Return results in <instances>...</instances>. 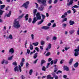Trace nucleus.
<instances>
[{
    "mask_svg": "<svg viewBox=\"0 0 79 79\" xmlns=\"http://www.w3.org/2000/svg\"><path fill=\"white\" fill-rule=\"evenodd\" d=\"M40 44L41 45H44L45 44V41L43 40H41L40 41Z\"/></svg>",
    "mask_w": 79,
    "mask_h": 79,
    "instance_id": "23",
    "label": "nucleus"
},
{
    "mask_svg": "<svg viewBox=\"0 0 79 79\" xmlns=\"http://www.w3.org/2000/svg\"><path fill=\"white\" fill-rule=\"evenodd\" d=\"M57 39V38L56 37V36H54L52 38V39L54 40H55L56 39Z\"/></svg>",
    "mask_w": 79,
    "mask_h": 79,
    "instance_id": "52",
    "label": "nucleus"
},
{
    "mask_svg": "<svg viewBox=\"0 0 79 79\" xmlns=\"http://www.w3.org/2000/svg\"><path fill=\"white\" fill-rule=\"evenodd\" d=\"M21 77V78L22 79H24L25 78V77L24 76H23V75H22Z\"/></svg>",
    "mask_w": 79,
    "mask_h": 79,
    "instance_id": "63",
    "label": "nucleus"
},
{
    "mask_svg": "<svg viewBox=\"0 0 79 79\" xmlns=\"http://www.w3.org/2000/svg\"><path fill=\"white\" fill-rule=\"evenodd\" d=\"M9 53L11 54H13L15 53V50L13 48H11L9 51Z\"/></svg>",
    "mask_w": 79,
    "mask_h": 79,
    "instance_id": "8",
    "label": "nucleus"
},
{
    "mask_svg": "<svg viewBox=\"0 0 79 79\" xmlns=\"http://www.w3.org/2000/svg\"><path fill=\"white\" fill-rule=\"evenodd\" d=\"M13 26L16 29H19L21 27V24H19V21H17V19L14 20Z\"/></svg>",
    "mask_w": 79,
    "mask_h": 79,
    "instance_id": "1",
    "label": "nucleus"
},
{
    "mask_svg": "<svg viewBox=\"0 0 79 79\" xmlns=\"http://www.w3.org/2000/svg\"><path fill=\"white\" fill-rule=\"evenodd\" d=\"M50 55V52H48L46 54V56H49Z\"/></svg>",
    "mask_w": 79,
    "mask_h": 79,
    "instance_id": "51",
    "label": "nucleus"
},
{
    "mask_svg": "<svg viewBox=\"0 0 79 79\" xmlns=\"http://www.w3.org/2000/svg\"><path fill=\"white\" fill-rule=\"evenodd\" d=\"M72 10H73V11L74 14L76 12H77V11L76 10H75V9H74V8H73L72 9Z\"/></svg>",
    "mask_w": 79,
    "mask_h": 79,
    "instance_id": "46",
    "label": "nucleus"
},
{
    "mask_svg": "<svg viewBox=\"0 0 79 79\" xmlns=\"http://www.w3.org/2000/svg\"><path fill=\"white\" fill-rule=\"evenodd\" d=\"M5 60H3L2 61V62H1V64H3V63H5Z\"/></svg>",
    "mask_w": 79,
    "mask_h": 79,
    "instance_id": "57",
    "label": "nucleus"
},
{
    "mask_svg": "<svg viewBox=\"0 0 79 79\" xmlns=\"http://www.w3.org/2000/svg\"><path fill=\"white\" fill-rule=\"evenodd\" d=\"M27 40H26L25 43V48H27V47H26V45H27Z\"/></svg>",
    "mask_w": 79,
    "mask_h": 79,
    "instance_id": "55",
    "label": "nucleus"
},
{
    "mask_svg": "<svg viewBox=\"0 0 79 79\" xmlns=\"http://www.w3.org/2000/svg\"><path fill=\"white\" fill-rule=\"evenodd\" d=\"M35 4H36V8H38V6H39V5L36 2L35 3Z\"/></svg>",
    "mask_w": 79,
    "mask_h": 79,
    "instance_id": "48",
    "label": "nucleus"
},
{
    "mask_svg": "<svg viewBox=\"0 0 79 79\" xmlns=\"http://www.w3.org/2000/svg\"><path fill=\"white\" fill-rule=\"evenodd\" d=\"M57 62H58V59H55L54 61V64H56Z\"/></svg>",
    "mask_w": 79,
    "mask_h": 79,
    "instance_id": "36",
    "label": "nucleus"
},
{
    "mask_svg": "<svg viewBox=\"0 0 79 79\" xmlns=\"http://www.w3.org/2000/svg\"><path fill=\"white\" fill-rule=\"evenodd\" d=\"M56 23H54L53 24V25L52 26V27H56Z\"/></svg>",
    "mask_w": 79,
    "mask_h": 79,
    "instance_id": "42",
    "label": "nucleus"
},
{
    "mask_svg": "<svg viewBox=\"0 0 79 79\" xmlns=\"http://www.w3.org/2000/svg\"><path fill=\"white\" fill-rule=\"evenodd\" d=\"M69 23L70 25V26H71L72 25H73V24H74L75 23H74V21L70 20L69 21Z\"/></svg>",
    "mask_w": 79,
    "mask_h": 79,
    "instance_id": "15",
    "label": "nucleus"
},
{
    "mask_svg": "<svg viewBox=\"0 0 79 79\" xmlns=\"http://www.w3.org/2000/svg\"><path fill=\"white\" fill-rule=\"evenodd\" d=\"M64 68L65 70H66V71H69V68L66 66H64Z\"/></svg>",
    "mask_w": 79,
    "mask_h": 79,
    "instance_id": "18",
    "label": "nucleus"
},
{
    "mask_svg": "<svg viewBox=\"0 0 79 79\" xmlns=\"http://www.w3.org/2000/svg\"><path fill=\"white\" fill-rule=\"evenodd\" d=\"M73 59L71 58L70 60H69V64L71 65L72 64V63H73Z\"/></svg>",
    "mask_w": 79,
    "mask_h": 79,
    "instance_id": "17",
    "label": "nucleus"
},
{
    "mask_svg": "<svg viewBox=\"0 0 79 79\" xmlns=\"http://www.w3.org/2000/svg\"><path fill=\"white\" fill-rule=\"evenodd\" d=\"M3 13V11H2V10H0V15H2Z\"/></svg>",
    "mask_w": 79,
    "mask_h": 79,
    "instance_id": "41",
    "label": "nucleus"
},
{
    "mask_svg": "<svg viewBox=\"0 0 79 79\" xmlns=\"http://www.w3.org/2000/svg\"><path fill=\"white\" fill-rule=\"evenodd\" d=\"M57 2H58V0H55L53 2L54 4H56L57 3Z\"/></svg>",
    "mask_w": 79,
    "mask_h": 79,
    "instance_id": "59",
    "label": "nucleus"
},
{
    "mask_svg": "<svg viewBox=\"0 0 79 79\" xmlns=\"http://www.w3.org/2000/svg\"><path fill=\"white\" fill-rule=\"evenodd\" d=\"M78 66H79V63H78V62H76L73 65V66L75 68H77Z\"/></svg>",
    "mask_w": 79,
    "mask_h": 79,
    "instance_id": "13",
    "label": "nucleus"
},
{
    "mask_svg": "<svg viewBox=\"0 0 79 79\" xmlns=\"http://www.w3.org/2000/svg\"><path fill=\"white\" fill-rule=\"evenodd\" d=\"M14 71L15 72H16V71H17L18 72L19 71V70H18V66H16L14 68Z\"/></svg>",
    "mask_w": 79,
    "mask_h": 79,
    "instance_id": "19",
    "label": "nucleus"
},
{
    "mask_svg": "<svg viewBox=\"0 0 79 79\" xmlns=\"http://www.w3.org/2000/svg\"><path fill=\"white\" fill-rule=\"evenodd\" d=\"M77 35H79V28H78V30L77 31Z\"/></svg>",
    "mask_w": 79,
    "mask_h": 79,
    "instance_id": "64",
    "label": "nucleus"
},
{
    "mask_svg": "<svg viewBox=\"0 0 79 79\" xmlns=\"http://www.w3.org/2000/svg\"><path fill=\"white\" fill-rule=\"evenodd\" d=\"M35 50H36V51H37V52H39V48H38V47H37L35 48Z\"/></svg>",
    "mask_w": 79,
    "mask_h": 79,
    "instance_id": "39",
    "label": "nucleus"
},
{
    "mask_svg": "<svg viewBox=\"0 0 79 79\" xmlns=\"http://www.w3.org/2000/svg\"><path fill=\"white\" fill-rule=\"evenodd\" d=\"M43 22H44V20H41V21H40V22H39L38 23V25L41 24H42V23Z\"/></svg>",
    "mask_w": 79,
    "mask_h": 79,
    "instance_id": "33",
    "label": "nucleus"
},
{
    "mask_svg": "<svg viewBox=\"0 0 79 79\" xmlns=\"http://www.w3.org/2000/svg\"><path fill=\"white\" fill-rule=\"evenodd\" d=\"M74 52H75L74 53V55L75 56H77L79 55V46H78L77 49H75L74 50Z\"/></svg>",
    "mask_w": 79,
    "mask_h": 79,
    "instance_id": "4",
    "label": "nucleus"
},
{
    "mask_svg": "<svg viewBox=\"0 0 79 79\" xmlns=\"http://www.w3.org/2000/svg\"><path fill=\"white\" fill-rule=\"evenodd\" d=\"M52 58H49L48 59V62H50V61H52Z\"/></svg>",
    "mask_w": 79,
    "mask_h": 79,
    "instance_id": "56",
    "label": "nucleus"
},
{
    "mask_svg": "<svg viewBox=\"0 0 79 79\" xmlns=\"http://www.w3.org/2000/svg\"><path fill=\"white\" fill-rule=\"evenodd\" d=\"M51 77V75H48L47 76V79H50V77Z\"/></svg>",
    "mask_w": 79,
    "mask_h": 79,
    "instance_id": "60",
    "label": "nucleus"
},
{
    "mask_svg": "<svg viewBox=\"0 0 79 79\" xmlns=\"http://www.w3.org/2000/svg\"><path fill=\"white\" fill-rule=\"evenodd\" d=\"M6 64H8V60H6L5 62Z\"/></svg>",
    "mask_w": 79,
    "mask_h": 79,
    "instance_id": "58",
    "label": "nucleus"
},
{
    "mask_svg": "<svg viewBox=\"0 0 79 79\" xmlns=\"http://www.w3.org/2000/svg\"><path fill=\"white\" fill-rule=\"evenodd\" d=\"M31 39H32V40H34V34H32L31 35Z\"/></svg>",
    "mask_w": 79,
    "mask_h": 79,
    "instance_id": "24",
    "label": "nucleus"
},
{
    "mask_svg": "<svg viewBox=\"0 0 79 79\" xmlns=\"http://www.w3.org/2000/svg\"><path fill=\"white\" fill-rule=\"evenodd\" d=\"M5 7V5H1L0 6V8L1 9H3Z\"/></svg>",
    "mask_w": 79,
    "mask_h": 79,
    "instance_id": "27",
    "label": "nucleus"
},
{
    "mask_svg": "<svg viewBox=\"0 0 79 79\" xmlns=\"http://www.w3.org/2000/svg\"><path fill=\"white\" fill-rule=\"evenodd\" d=\"M50 37L49 36H48L47 37L46 40H50Z\"/></svg>",
    "mask_w": 79,
    "mask_h": 79,
    "instance_id": "49",
    "label": "nucleus"
},
{
    "mask_svg": "<svg viewBox=\"0 0 79 79\" xmlns=\"http://www.w3.org/2000/svg\"><path fill=\"white\" fill-rule=\"evenodd\" d=\"M52 2V0H49V1H48V3L49 4H51Z\"/></svg>",
    "mask_w": 79,
    "mask_h": 79,
    "instance_id": "44",
    "label": "nucleus"
},
{
    "mask_svg": "<svg viewBox=\"0 0 79 79\" xmlns=\"http://www.w3.org/2000/svg\"><path fill=\"white\" fill-rule=\"evenodd\" d=\"M52 48V44L50 43L48 44V47L46 49V50H48V49Z\"/></svg>",
    "mask_w": 79,
    "mask_h": 79,
    "instance_id": "11",
    "label": "nucleus"
},
{
    "mask_svg": "<svg viewBox=\"0 0 79 79\" xmlns=\"http://www.w3.org/2000/svg\"><path fill=\"white\" fill-rule=\"evenodd\" d=\"M32 44L34 46L36 47V46H37L39 45V42H36V43H32Z\"/></svg>",
    "mask_w": 79,
    "mask_h": 79,
    "instance_id": "16",
    "label": "nucleus"
},
{
    "mask_svg": "<svg viewBox=\"0 0 79 79\" xmlns=\"http://www.w3.org/2000/svg\"><path fill=\"white\" fill-rule=\"evenodd\" d=\"M37 53H36L35 54L34 56H33V58H34V59H35L37 57Z\"/></svg>",
    "mask_w": 79,
    "mask_h": 79,
    "instance_id": "25",
    "label": "nucleus"
},
{
    "mask_svg": "<svg viewBox=\"0 0 79 79\" xmlns=\"http://www.w3.org/2000/svg\"><path fill=\"white\" fill-rule=\"evenodd\" d=\"M50 28L49 27H48L47 26H43L41 27V29H44L45 30H47Z\"/></svg>",
    "mask_w": 79,
    "mask_h": 79,
    "instance_id": "10",
    "label": "nucleus"
},
{
    "mask_svg": "<svg viewBox=\"0 0 79 79\" xmlns=\"http://www.w3.org/2000/svg\"><path fill=\"white\" fill-rule=\"evenodd\" d=\"M62 27H66V23H63L62 24Z\"/></svg>",
    "mask_w": 79,
    "mask_h": 79,
    "instance_id": "40",
    "label": "nucleus"
},
{
    "mask_svg": "<svg viewBox=\"0 0 79 79\" xmlns=\"http://www.w3.org/2000/svg\"><path fill=\"white\" fill-rule=\"evenodd\" d=\"M62 73V71L61 70H58L56 73L57 74H58V73Z\"/></svg>",
    "mask_w": 79,
    "mask_h": 79,
    "instance_id": "47",
    "label": "nucleus"
},
{
    "mask_svg": "<svg viewBox=\"0 0 79 79\" xmlns=\"http://www.w3.org/2000/svg\"><path fill=\"white\" fill-rule=\"evenodd\" d=\"M12 64L13 65H14L15 66H17V63L16 61L13 62Z\"/></svg>",
    "mask_w": 79,
    "mask_h": 79,
    "instance_id": "34",
    "label": "nucleus"
},
{
    "mask_svg": "<svg viewBox=\"0 0 79 79\" xmlns=\"http://www.w3.org/2000/svg\"><path fill=\"white\" fill-rule=\"evenodd\" d=\"M37 10L36 9H35L34 10H33V17H35V16L37 18H38L40 19H41V16H40V14L39 12H37L36 14L37 11Z\"/></svg>",
    "mask_w": 79,
    "mask_h": 79,
    "instance_id": "2",
    "label": "nucleus"
},
{
    "mask_svg": "<svg viewBox=\"0 0 79 79\" xmlns=\"http://www.w3.org/2000/svg\"><path fill=\"white\" fill-rule=\"evenodd\" d=\"M28 17H29V15L28 14L26 15V16H25V21H27V20H28Z\"/></svg>",
    "mask_w": 79,
    "mask_h": 79,
    "instance_id": "22",
    "label": "nucleus"
},
{
    "mask_svg": "<svg viewBox=\"0 0 79 79\" xmlns=\"http://www.w3.org/2000/svg\"><path fill=\"white\" fill-rule=\"evenodd\" d=\"M67 15H68V14L67 13V12H66L64 13V15H63L61 16V18H65V17L67 16Z\"/></svg>",
    "mask_w": 79,
    "mask_h": 79,
    "instance_id": "14",
    "label": "nucleus"
},
{
    "mask_svg": "<svg viewBox=\"0 0 79 79\" xmlns=\"http://www.w3.org/2000/svg\"><path fill=\"white\" fill-rule=\"evenodd\" d=\"M42 71H46V68H45V67L44 66H43L42 68Z\"/></svg>",
    "mask_w": 79,
    "mask_h": 79,
    "instance_id": "29",
    "label": "nucleus"
},
{
    "mask_svg": "<svg viewBox=\"0 0 79 79\" xmlns=\"http://www.w3.org/2000/svg\"><path fill=\"white\" fill-rule=\"evenodd\" d=\"M39 59H37L36 60H35V61H34L33 63L34 64H35L36 63H37V60H38Z\"/></svg>",
    "mask_w": 79,
    "mask_h": 79,
    "instance_id": "54",
    "label": "nucleus"
},
{
    "mask_svg": "<svg viewBox=\"0 0 79 79\" xmlns=\"http://www.w3.org/2000/svg\"><path fill=\"white\" fill-rule=\"evenodd\" d=\"M41 63L40 65H41V66H43V64H44V63H46V61L45 60H44L43 59L41 60Z\"/></svg>",
    "mask_w": 79,
    "mask_h": 79,
    "instance_id": "12",
    "label": "nucleus"
},
{
    "mask_svg": "<svg viewBox=\"0 0 79 79\" xmlns=\"http://www.w3.org/2000/svg\"><path fill=\"white\" fill-rule=\"evenodd\" d=\"M75 32V30H72L69 31V33L70 34H74V33Z\"/></svg>",
    "mask_w": 79,
    "mask_h": 79,
    "instance_id": "21",
    "label": "nucleus"
},
{
    "mask_svg": "<svg viewBox=\"0 0 79 79\" xmlns=\"http://www.w3.org/2000/svg\"><path fill=\"white\" fill-rule=\"evenodd\" d=\"M33 20L32 22V24H35V23H36V21H38V20H40V19H39V18H38L37 17H34L33 18Z\"/></svg>",
    "mask_w": 79,
    "mask_h": 79,
    "instance_id": "6",
    "label": "nucleus"
},
{
    "mask_svg": "<svg viewBox=\"0 0 79 79\" xmlns=\"http://www.w3.org/2000/svg\"><path fill=\"white\" fill-rule=\"evenodd\" d=\"M27 53H26V55H27V54H29V53H30V50L29 49H27Z\"/></svg>",
    "mask_w": 79,
    "mask_h": 79,
    "instance_id": "26",
    "label": "nucleus"
},
{
    "mask_svg": "<svg viewBox=\"0 0 79 79\" xmlns=\"http://www.w3.org/2000/svg\"><path fill=\"white\" fill-rule=\"evenodd\" d=\"M63 77L64 78V79H66V78L67 77V76L66 75H64Z\"/></svg>",
    "mask_w": 79,
    "mask_h": 79,
    "instance_id": "61",
    "label": "nucleus"
},
{
    "mask_svg": "<svg viewBox=\"0 0 79 79\" xmlns=\"http://www.w3.org/2000/svg\"><path fill=\"white\" fill-rule=\"evenodd\" d=\"M32 73H33V70L31 69L30 70V75H32Z\"/></svg>",
    "mask_w": 79,
    "mask_h": 79,
    "instance_id": "38",
    "label": "nucleus"
},
{
    "mask_svg": "<svg viewBox=\"0 0 79 79\" xmlns=\"http://www.w3.org/2000/svg\"><path fill=\"white\" fill-rule=\"evenodd\" d=\"M37 1L40 3L42 4L44 6H47V5L46 4L47 3V2L45 0H37Z\"/></svg>",
    "mask_w": 79,
    "mask_h": 79,
    "instance_id": "3",
    "label": "nucleus"
},
{
    "mask_svg": "<svg viewBox=\"0 0 79 79\" xmlns=\"http://www.w3.org/2000/svg\"><path fill=\"white\" fill-rule=\"evenodd\" d=\"M72 8H79V6L76 5H75L74 6L72 7Z\"/></svg>",
    "mask_w": 79,
    "mask_h": 79,
    "instance_id": "31",
    "label": "nucleus"
},
{
    "mask_svg": "<svg viewBox=\"0 0 79 79\" xmlns=\"http://www.w3.org/2000/svg\"><path fill=\"white\" fill-rule=\"evenodd\" d=\"M19 70H20V72H21V66L19 65Z\"/></svg>",
    "mask_w": 79,
    "mask_h": 79,
    "instance_id": "43",
    "label": "nucleus"
},
{
    "mask_svg": "<svg viewBox=\"0 0 79 79\" xmlns=\"http://www.w3.org/2000/svg\"><path fill=\"white\" fill-rule=\"evenodd\" d=\"M11 11H10L9 12V13L8 14H6V16H7V17H10V16L11 15Z\"/></svg>",
    "mask_w": 79,
    "mask_h": 79,
    "instance_id": "20",
    "label": "nucleus"
},
{
    "mask_svg": "<svg viewBox=\"0 0 79 79\" xmlns=\"http://www.w3.org/2000/svg\"><path fill=\"white\" fill-rule=\"evenodd\" d=\"M24 14H22L21 15L19 16V18H22L23 17V16H24Z\"/></svg>",
    "mask_w": 79,
    "mask_h": 79,
    "instance_id": "45",
    "label": "nucleus"
},
{
    "mask_svg": "<svg viewBox=\"0 0 79 79\" xmlns=\"http://www.w3.org/2000/svg\"><path fill=\"white\" fill-rule=\"evenodd\" d=\"M29 4V2L27 1V2H25L23 4V5H22V6L27 9V7H28V5Z\"/></svg>",
    "mask_w": 79,
    "mask_h": 79,
    "instance_id": "5",
    "label": "nucleus"
},
{
    "mask_svg": "<svg viewBox=\"0 0 79 79\" xmlns=\"http://www.w3.org/2000/svg\"><path fill=\"white\" fill-rule=\"evenodd\" d=\"M41 16L42 18V20H43V19H44L45 18V16L44 15L42 14Z\"/></svg>",
    "mask_w": 79,
    "mask_h": 79,
    "instance_id": "37",
    "label": "nucleus"
},
{
    "mask_svg": "<svg viewBox=\"0 0 79 79\" xmlns=\"http://www.w3.org/2000/svg\"><path fill=\"white\" fill-rule=\"evenodd\" d=\"M25 60L24 59V58H23L22 59V61H21V62H22L23 63L24 62Z\"/></svg>",
    "mask_w": 79,
    "mask_h": 79,
    "instance_id": "62",
    "label": "nucleus"
},
{
    "mask_svg": "<svg viewBox=\"0 0 79 79\" xmlns=\"http://www.w3.org/2000/svg\"><path fill=\"white\" fill-rule=\"evenodd\" d=\"M23 64H24L23 62H21V63H20V65L21 67H23Z\"/></svg>",
    "mask_w": 79,
    "mask_h": 79,
    "instance_id": "53",
    "label": "nucleus"
},
{
    "mask_svg": "<svg viewBox=\"0 0 79 79\" xmlns=\"http://www.w3.org/2000/svg\"><path fill=\"white\" fill-rule=\"evenodd\" d=\"M65 21H67V18H64L63 19V20L62 21V23H63V22H64Z\"/></svg>",
    "mask_w": 79,
    "mask_h": 79,
    "instance_id": "28",
    "label": "nucleus"
},
{
    "mask_svg": "<svg viewBox=\"0 0 79 79\" xmlns=\"http://www.w3.org/2000/svg\"><path fill=\"white\" fill-rule=\"evenodd\" d=\"M73 0H68V2H69V3H67V6H70V5H71L73 3Z\"/></svg>",
    "mask_w": 79,
    "mask_h": 79,
    "instance_id": "7",
    "label": "nucleus"
},
{
    "mask_svg": "<svg viewBox=\"0 0 79 79\" xmlns=\"http://www.w3.org/2000/svg\"><path fill=\"white\" fill-rule=\"evenodd\" d=\"M12 59H13V56H11L10 57H8V60H11Z\"/></svg>",
    "mask_w": 79,
    "mask_h": 79,
    "instance_id": "35",
    "label": "nucleus"
},
{
    "mask_svg": "<svg viewBox=\"0 0 79 79\" xmlns=\"http://www.w3.org/2000/svg\"><path fill=\"white\" fill-rule=\"evenodd\" d=\"M9 38L10 39H13V36L11 34L9 35Z\"/></svg>",
    "mask_w": 79,
    "mask_h": 79,
    "instance_id": "32",
    "label": "nucleus"
},
{
    "mask_svg": "<svg viewBox=\"0 0 79 79\" xmlns=\"http://www.w3.org/2000/svg\"><path fill=\"white\" fill-rule=\"evenodd\" d=\"M44 7L43 6H41L38 8V9L39 11H44Z\"/></svg>",
    "mask_w": 79,
    "mask_h": 79,
    "instance_id": "9",
    "label": "nucleus"
},
{
    "mask_svg": "<svg viewBox=\"0 0 79 79\" xmlns=\"http://www.w3.org/2000/svg\"><path fill=\"white\" fill-rule=\"evenodd\" d=\"M35 52H36V51L35 50H34L33 52H31L30 53V55H32V54H33V53H35Z\"/></svg>",
    "mask_w": 79,
    "mask_h": 79,
    "instance_id": "50",
    "label": "nucleus"
},
{
    "mask_svg": "<svg viewBox=\"0 0 79 79\" xmlns=\"http://www.w3.org/2000/svg\"><path fill=\"white\" fill-rule=\"evenodd\" d=\"M30 49L31 50H32L33 48V47L31 44H30Z\"/></svg>",
    "mask_w": 79,
    "mask_h": 79,
    "instance_id": "30",
    "label": "nucleus"
}]
</instances>
